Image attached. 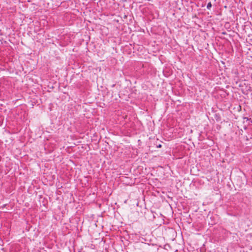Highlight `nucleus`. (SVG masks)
I'll use <instances>...</instances> for the list:
<instances>
[{
    "mask_svg": "<svg viewBox=\"0 0 252 252\" xmlns=\"http://www.w3.org/2000/svg\"><path fill=\"white\" fill-rule=\"evenodd\" d=\"M212 7V4H211V2H209V3H208L207 5V8L208 9H210L211 7Z\"/></svg>",
    "mask_w": 252,
    "mask_h": 252,
    "instance_id": "f257e3e1",
    "label": "nucleus"
},
{
    "mask_svg": "<svg viewBox=\"0 0 252 252\" xmlns=\"http://www.w3.org/2000/svg\"><path fill=\"white\" fill-rule=\"evenodd\" d=\"M157 147H158L160 148V147H161V145H158V146Z\"/></svg>",
    "mask_w": 252,
    "mask_h": 252,
    "instance_id": "f03ea898",
    "label": "nucleus"
}]
</instances>
